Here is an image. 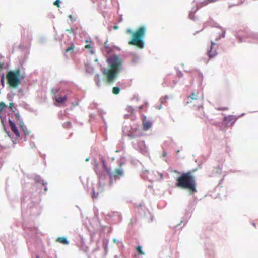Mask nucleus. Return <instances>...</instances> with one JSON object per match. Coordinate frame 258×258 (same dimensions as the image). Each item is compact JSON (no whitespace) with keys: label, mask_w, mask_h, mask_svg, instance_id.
<instances>
[{"label":"nucleus","mask_w":258,"mask_h":258,"mask_svg":"<svg viewBox=\"0 0 258 258\" xmlns=\"http://www.w3.org/2000/svg\"><path fill=\"white\" fill-rule=\"evenodd\" d=\"M120 89L119 87H114L112 88V93L114 94L117 95L118 94L120 93Z\"/></svg>","instance_id":"14"},{"label":"nucleus","mask_w":258,"mask_h":258,"mask_svg":"<svg viewBox=\"0 0 258 258\" xmlns=\"http://www.w3.org/2000/svg\"><path fill=\"white\" fill-rule=\"evenodd\" d=\"M146 107V105H143L139 107L140 110L143 109Z\"/></svg>","instance_id":"25"},{"label":"nucleus","mask_w":258,"mask_h":258,"mask_svg":"<svg viewBox=\"0 0 258 258\" xmlns=\"http://www.w3.org/2000/svg\"><path fill=\"white\" fill-rule=\"evenodd\" d=\"M25 75L22 73L19 69L14 71H10L6 74V78L10 87L16 88L20 84L21 80L24 79Z\"/></svg>","instance_id":"4"},{"label":"nucleus","mask_w":258,"mask_h":258,"mask_svg":"<svg viewBox=\"0 0 258 258\" xmlns=\"http://www.w3.org/2000/svg\"><path fill=\"white\" fill-rule=\"evenodd\" d=\"M56 241L64 245H68L69 243L67 239L64 237H58L56 239Z\"/></svg>","instance_id":"12"},{"label":"nucleus","mask_w":258,"mask_h":258,"mask_svg":"<svg viewBox=\"0 0 258 258\" xmlns=\"http://www.w3.org/2000/svg\"><path fill=\"white\" fill-rule=\"evenodd\" d=\"M108 68L102 70V74L106 78L108 83H112L117 77L118 74L121 70L122 61L117 55H113L107 59Z\"/></svg>","instance_id":"1"},{"label":"nucleus","mask_w":258,"mask_h":258,"mask_svg":"<svg viewBox=\"0 0 258 258\" xmlns=\"http://www.w3.org/2000/svg\"><path fill=\"white\" fill-rule=\"evenodd\" d=\"M217 0H201V1L197 4V7L201 8L204 6L208 5L210 3L216 2Z\"/></svg>","instance_id":"10"},{"label":"nucleus","mask_w":258,"mask_h":258,"mask_svg":"<svg viewBox=\"0 0 258 258\" xmlns=\"http://www.w3.org/2000/svg\"><path fill=\"white\" fill-rule=\"evenodd\" d=\"M74 44H72L70 46L68 47L66 49V51H65V52L67 53H68L70 51H72L73 52V50H74Z\"/></svg>","instance_id":"17"},{"label":"nucleus","mask_w":258,"mask_h":258,"mask_svg":"<svg viewBox=\"0 0 258 258\" xmlns=\"http://www.w3.org/2000/svg\"><path fill=\"white\" fill-rule=\"evenodd\" d=\"M106 171L108 173L109 175V177H110V185H111L112 184L113 180L116 179V178H120L121 176H122V175L123 174V171L121 169H118V168L115 169L114 173H112V172H110V171L109 170H106Z\"/></svg>","instance_id":"6"},{"label":"nucleus","mask_w":258,"mask_h":258,"mask_svg":"<svg viewBox=\"0 0 258 258\" xmlns=\"http://www.w3.org/2000/svg\"><path fill=\"white\" fill-rule=\"evenodd\" d=\"M225 36V31L221 30V32L219 33V37L218 38H216L215 39L216 41L220 39L221 38L224 37Z\"/></svg>","instance_id":"18"},{"label":"nucleus","mask_w":258,"mask_h":258,"mask_svg":"<svg viewBox=\"0 0 258 258\" xmlns=\"http://www.w3.org/2000/svg\"><path fill=\"white\" fill-rule=\"evenodd\" d=\"M105 250H106V249H107V246H105Z\"/></svg>","instance_id":"31"},{"label":"nucleus","mask_w":258,"mask_h":258,"mask_svg":"<svg viewBox=\"0 0 258 258\" xmlns=\"http://www.w3.org/2000/svg\"><path fill=\"white\" fill-rule=\"evenodd\" d=\"M217 45L215 43L211 41L210 49L207 52V54L210 58L215 57L217 54Z\"/></svg>","instance_id":"7"},{"label":"nucleus","mask_w":258,"mask_h":258,"mask_svg":"<svg viewBox=\"0 0 258 258\" xmlns=\"http://www.w3.org/2000/svg\"><path fill=\"white\" fill-rule=\"evenodd\" d=\"M167 156V153L166 151H164L163 152V156L164 157H166Z\"/></svg>","instance_id":"27"},{"label":"nucleus","mask_w":258,"mask_h":258,"mask_svg":"<svg viewBox=\"0 0 258 258\" xmlns=\"http://www.w3.org/2000/svg\"><path fill=\"white\" fill-rule=\"evenodd\" d=\"M176 186L187 190L190 195H193L197 192L195 177L190 171L182 173L177 178Z\"/></svg>","instance_id":"2"},{"label":"nucleus","mask_w":258,"mask_h":258,"mask_svg":"<svg viewBox=\"0 0 258 258\" xmlns=\"http://www.w3.org/2000/svg\"><path fill=\"white\" fill-rule=\"evenodd\" d=\"M98 187H99L98 191H95L94 190H93V198L97 197L99 193L102 192L103 191V190H104L103 187H102L100 185H99L98 186Z\"/></svg>","instance_id":"13"},{"label":"nucleus","mask_w":258,"mask_h":258,"mask_svg":"<svg viewBox=\"0 0 258 258\" xmlns=\"http://www.w3.org/2000/svg\"><path fill=\"white\" fill-rule=\"evenodd\" d=\"M136 251L137 252L141 255L145 254V253L142 251V246H138L136 248Z\"/></svg>","instance_id":"16"},{"label":"nucleus","mask_w":258,"mask_h":258,"mask_svg":"<svg viewBox=\"0 0 258 258\" xmlns=\"http://www.w3.org/2000/svg\"><path fill=\"white\" fill-rule=\"evenodd\" d=\"M168 99V96H165L164 98L161 99V103H166V101Z\"/></svg>","instance_id":"22"},{"label":"nucleus","mask_w":258,"mask_h":258,"mask_svg":"<svg viewBox=\"0 0 258 258\" xmlns=\"http://www.w3.org/2000/svg\"><path fill=\"white\" fill-rule=\"evenodd\" d=\"M20 125V127L22 128V130H23V131L24 132V133L27 134L28 132H27V127L24 125V123L23 122H21Z\"/></svg>","instance_id":"15"},{"label":"nucleus","mask_w":258,"mask_h":258,"mask_svg":"<svg viewBox=\"0 0 258 258\" xmlns=\"http://www.w3.org/2000/svg\"><path fill=\"white\" fill-rule=\"evenodd\" d=\"M9 124L12 131L15 134L17 137H19L20 134L19 131L14 123L10 120L9 121Z\"/></svg>","instance_id":"8"},{"label":"nucleus","mask_w":258,"mask_h":258,"mask_svg":"<svg viewBox=\"0 0 258 258\" xmlns=\"http://www.w3.org/2000/svg\"><path fill=\"white\" fill-rule=\"evenodd\" d=\"M253 225L255 227V223H253Z\"/></svg>","instance_id":"30"},{"label":"nucleus","mask_w":258,"mask_h":258,"mask_svg":"<svg viewBox=\"0 0 258 258\" xmlns=\"http://www.w3.org/2000/svg\"><path fill=\"white\" fill-rule=\"evenodd\" d=\"M85 48L86 49H90L92 47L90 44H87L85 46Z\"/></svg>","instance_id":"24"},{"label":"nucleus","mask_w":258,"mask_h":258,"mask_svg":"<svg viewBox=\"0 0 258 258\" xmlns=\"http://www.w3.org/2000/svg\"><path fill=\"white\" fill-rule=\"evenodd\" d=\"M143 129L145 131L150 129L152 126V123L149 120L146 119V117H144L142 121Z\"/></svg>","instance_id":"9"},{"label":"nucleus","mask_w":258,"mask_h":258,"mask_svg":"<svg viewBox=\"0 0 258 258\" xmlns=\"http://www.w3.org/2000/svg\"><path fill=\"white\" fill-rule=\"evenodd\" d=\"M60 0H56L54 2V5L56 6L58 8L60 7Z\"/></svg>","instance_id":"21"},{"label":"nucleus","mask_w":258,"mask_h":258,"mask_svg":"<svg viewBox=\"0 0 258 258\" xmlns=\"http://www.w3.org/2000/svg\"><path fill=\"white\" fill-rule=\"evenodd\" d=\"M63 126L65 128H70L71 127V123L70 121H68L67 122L64 123Z\"/></svg>","instance_id":"19"},{"label":"nucleus","mask_w":258,"mask_h":258,"mask_svg":"<svg viewBox=\"0 0 258 258\" xmlns=\"http://www.w3.org/2000/svg\"><path fill=\"white\" fill-rule=\"evenodd\" d=\"M56 101L59 104L64 103L67 100V96H60L59 95L55 97Z\"/></svg>","instance_id":"11"},{"label":"nucleus","mask_w":258,"mask_h":258,"mask_svg":"<svg viewBox=\"0 0 258 258\" xmlns=\"http://www.w3.org/2000/svg\"><path fill=\"white\" fill-rule=\"evenodd\" d=\"M0 81H1V83L2 85L3 86H4V84H5V83H4V82H5V77H4V74H3V75H2V77H1V80H0Z\"/></svg>","instance_id":"20"},{"label":"nucleus","mask_w":258,"mask_h":258,"mask_svg":"<svg viewBox=\"0 0 258 258\" xmlns=\"http://www.w3.org/2000/svg\"><path fill=\"white\" fill-rule=\"evenodd\" d=\"M145 32L146 28L144 26L139 27L135 32L130 29H127L126 33L132 35V39L128 42V44L136 46L140 49L143 48L144 46L143 38Z\"/></svg>","instance_id":"3"},{"label":"nucleus","mask_w":258,"mask_h":258,"mask_svg":"<svg viewBox=\"0 0 258 258\" xmlns=\"http://www.w3.org/2000/svg\"><path fill=\"white\" fill-rule=\"evenodd\" d=\"M188 99H189V101H187L188 103H193L194 106H196L197 107H199L202 104L203 97L199 96L198 92L192 93L188 97Z\"/></svg>","instance_id":"5"},{"label":"nucleus","mask_w":258,"mask_h":258,"mask_svg":"<svg viewBox=\"0 0 258 258\" xmlns=\"http://www.w3.org/2000/svg\"><path fill=\"white\" fill-rule=\"evenodd\" d=\"M9 107L10 109H12L14 107V103H10Z\"/></svg>","instance_id":"26"},{"label":"nucleus","mask_w":258,"mask_h":258,"mask_svg":"<svg viewBox=\"0 0 258 258\" xmlns=\"http://www.w3.org/2000/svg\"><path fill=\"white\" fill-rule=\"evenodd\" d=\"M66 31L69 32V33H74L75 31V29H74L73 28H71L70 29H67Z\"/></svg>","instance_id":"23"},{"label":"nucleus","mask_w":258,"mask_h":258,"mask_svg":"<svg viewBox=\"0 0 258 258\" xmlns=\"http://www.w3.org/2000/svg\"><path fill=\"white\" fill-rule=\"evenodd\" d=\"M113 28L114 29H117L118 27L117 25H114Z\"/></svg>","instance_id":"28"},{"label":"nucleus","mask_w":258,"mask_h":258,"mask_svg":"<svg viewBox=\"0 0 258 258\" xmlns=\"http://www.w3.org/2000/svg\"><path fill=\"white\" fill-rule=\"evenodd\" d=\"M103 163L104 167L105 168H106V165H105V162L104 161H103Z\"/></svg>","instance_id":"29"}]
</instances>
